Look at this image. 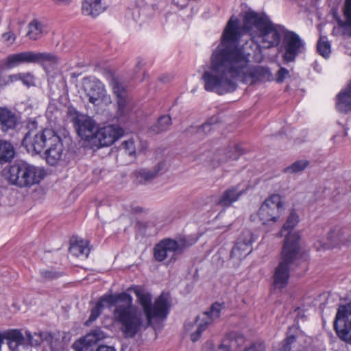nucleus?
<instances>
[{"instance_id":"nucleus-1","label":"nucleus","mask_w":351,"mask_h":351,"mask_svg":"<svg viewBox=\"0 0 351 351\" xmlns=\"http://www.w3.org/2000/svg\"><path fill=\"white\" fill-rule=\"evenodd\" d=\"M239 36V19L232 16L224 29L220 44L211 56L209 70L202 75L206 91L219 95L233 92L237 88L238 79L250 84L274 80L269 67L250 66L252 53L247 49L250 45L237 47Z\"/></svg>"},{"instance_id":"nucleus-2","label":"nucleus","mask_w":351,"mask_h":351,"mask_svg":"<svg viewBox=\"0 0 351 351\" xmlns=\"http://www.w3.org/2000/svg\"><path fill=\"white\" fill-rule=\"evenodd\" d=\"M240 36L245 32L250 36V41H247L250 46L248 51H254L258 56L257 60L261 59V49H270L280 44L281 38L285 32L284 26L274 23L267 16H262L254 12L246 13L243 19L241 29L239 26Z\"/></svg>"},{"instance_id":"nucleus-3","label":"nucleus","mask_w":351,"mask_h":351,"mask_svg":"<svg viewBox=\"0 0 351 351\" xmlns=\"http://www.w3.org/2000/svg\"><path fill=\"white\" fill-rule=\"evenodd\" d=\"M115 308L114 317L121 324V330L128 337H133L145 322L149 325L154 321L163 320L167 316L168 308Z\"/></svg>"},{"instance_id":"nucleus-4","label":"nucleus","mask_w":351,"mask_h":351,"mask_svg":"<svg viewBox=\"0 0 351 351\" xmlns=\"http://www.w3.org/2000/svg\"><path fill=\"white\" fill-rule=\"evenodd\" d=\"M302 258L301 251H297L295 246H290L287 241L283 244L280 261L275 269L273 276V287L274 289L282 290L288 284L291 267L293 265H298Z\"/></svg>"},{"instance_id":"nucleus-5","label":"nucleus","mask_w":351,"mask_h":351,"mask_svg":"<svg viewBox=\"0 0 351 351\" xmlns=\"http://www.w3.org/2000/svg\"><path fill=\"white\" fill-rule=\"evenodd\" d=\"M283 203L281 196L278 194H272L269 196L261 206L258 216L262 224L271 226L277 223L281 216V210Z\"/></svg>"},{"instance_id":"nucleus-6","label":"nucleus","mask_w":351,"mask_h":351,"mask_svg":"<svg viewBox=\"0 0 351 351\" xmlns=\"http://www.w3.org/2000/svg\"><path fill=\"white\" fill-rule=\"evenodd\" d=\"M54 131L51 129L38 130L36 128L30 129L23 137L22 145L29 153L32 154H40L47 147Z\"/></svg>"},{"instance_id":"nucleus-7","label":"nucleus","mask_w":351,"mask_h":351,"mask_svg":"<svg viewBox=\"0 0 351 351\" xmlns=\"http://www.w3.org/2000/svg\"><path fill=\"white\" fill-rule=\"evenodd\" d=\"M84 90L90 103L98 106L101 103L108 105L111 103L110 96L107 93L104 83L95 77H86L84 81Z\"/></svg>"},{"instance_id":"nucleus-8","label":"nucleus","mask_w":351,"mask_h":351,"mask_svg":"<svg viewBox=\"0 0 351 351\" xmlns=\"http://www.w3.org/2000/svg\"><path fill=\"white\" fill-rule=\"evenodd\" d=\"M299 221V215L295 210H292L278 234L279 237H285L283 244L288 241L289 247L295 245L297 251H301V235L299 231L293 230V229L298 224Z\"/></svg>"},{"instance_id":"nucleus-9","label":"nucleus","mask_w":351,"mask_h":351,"mask_svg":"<svg viewBox=\"0 0 351 351\" xmlns=\"http://www.w3.org/2000/svg\"><path fill=\"white\" fill-rule=\"evenodd\" d=\"M282 36V47L285 50L283 59L287 62H293L296 56L304 50L305 43L298 34L286 29Z\"/></svg>"},{"instance_id":"nucleus-10","label":"nucleus","mask_w":351,"mask_h":351,"mask_svg":"<svg viewBox=\"0 0 351 351\" xmlns=\"http://www.w3.org/2000/svg\"><path fill=\"white\" fill-rule=\"evenodd\" d=\"M153 251L154 259L166 265L175 263L179 255L176 240L169 238L160 241L154 246Z\"/></svg>"},{"instance_id":"nucleus-11","label":"nucleus","mask_w":351,"mask_h":351,"mask_svg":"<svg viewBox=\"0 0 351 351\" xmlns=\"http://www.w3.org/2000/svg\"><path fill=\"white\" fill-rule=\"evenodd\" d=\"M124 131L117 125H107L97 128L93 143L98 147H108L118 141Z\"/></svg>"},{"instance_id":"nucleus-12","label":"nucleus","mask_w":351,"mask_h":351,"mask_svg":"<svg viewBox=\"0 0 351 351\" xmlns=\"http://www.w3.org/2000/svg\"><path fill=\"white\" fill-rule=\"evenodd\" d=\"M77 135L84 141L93 143L97 130L96 121L90 117L80 114L73 120Z\"/></svg>"},{"instance_id":"nucleus-13","label":"nucleus","mask_w":351,"mask_h":351,"mask_svg":"<svg viewBox=\"0 0 351 351\" xmlns=\"http://www.w3.org/2000/svg\"><path fill=\"white\" fill-rule=\"evenodd\" d=\"M334 328L340 339L351 344V308H338Z\"/></svg>"},{"instance_id":"nucleus-14","label":"nucleus","mask_w":351,"mask_h":351,"mask_svg":"<svg viewBox=\"0 0 351 351\" xmlns=\"http://www.w3.org/2000/svg\"><path fill=\"white\" fill-rule=\"evenodd\" d=\"M346 242L344 230L335 227L331 230L327 234L326 238L317 240L314 243V247L317 250H326L341 245H344Z\"/></svg>"},{"instance_id":"nucleus-15","label":"nucleus","mask_w":351,"mask_h":351,"mask_svg":"<svg viewBox=\"0 0 351 351\" xmlns=\"http://www.w3.org/2000/svg\"><path fill=\"white\" fill-rule=\"evenodd\" d=\"M132 296L122 292L117 294H105L97 302L95 307H133Z\"/></svg>"},{"instance_id":"nucleus-16","label":"nucleus","mask_w":351,"mask_h":351,"mask_svg":"<svg viewBox=\"0 0 351 351\" xmlns=\"http://www.w3.org/2000/svg\"><path fill=\"white\" fill-rule=\"evenodd\" d=\"M46 148L45 154L47 162L52 166L57 165L62 159L64 148L61 138L55 132Z\"/></svg>"},{"instance_id":"nucleus-17","label":"nucleus","mask_w":351,"mask_h":351,"mask_svg":"<svg viewBox=\"0 0 351 351\" xmlns=\"http://www.w3.org/2000/svg\"><path fill=\"white\" fill-rule=\"evenodd\" d=\"M254 241L252 232L250 230H245L239 237L238 240L232 250L231 256L241 259L245 257L252 251V245Z\"/></svg>"},{"instance_id":"nucleus-18","label":"nucleus","mask_w":351,"mask_h":351,"mask_svg":"<svg viewBox=\"0 0 351 351\" xmlns=\"http://www.w3.org/2000/svg\"><path fill=\"white\" fill-rule=\"evenodd\" d=\"M220 308H208L202 312V314L197 315L195 318L197 328L195 332L191 335L192 341H198L207 326L214 319L218 318L220 315Z\"/></svg>"},{"instance_id":"nucleus-19","label":"nucleus","mask_w":351,"mask_h":351,"mask_svg":"<svg viewBox=\"0 0 351 351\" xmlns=\"http://www.w3.org/2000/svg\"><path fill=\"white\" fill-rule=\"evenodd\" d=\"M243 154V151L239 145L229 147L214 154L211 165L213 168H217L226 162L237 160Z\"/></svg>"},{"instance_id":"nucleus-20","label":"nucleus","mask_w":351,"mask_h":351,"mask_svg":"<svg viewBox=\"0 0 351 351\" xmlns=\"http://www.w3.org/2000/svg\"><path fill=\"white\" fill-rule=\"evenodd\" d=\"M245 341L244 336L236 331L227 333L217 349L209 348L206 351H234Z\"/></svg>"},{"instance_id":"nucleus-21","label":"nucleus","mask_w":351,"mask_h":351,"mask_svg":"<svg viewBox=\"0 0 351 351\" xmlns=\"http://www.w3.org/2000/svg\"><path fill=\"white\" fill-rule=\"evenodd\" d=\"M109 84L112 88L113 93L117 98L118 112L120 115H123L125 113V107L128 101L126 88L123 83L114 75L110 76Z\"/></svg>"},{"instance_id":"nucleus-22","label":"nucleus","mask_w":351,"mask_h":351,"mask_svg":"<svg viewBox=\"0 0 351 351\" xmlns=\"http://www.w3.org/2000/svg\"><path fill=\"white\" fill-rule=\"evenodd\" d=\"M245 193L240 184L226 189L219 197L217 204L222 207H230L234 202L238 201Z\"/></svg>"},{"instance_id":"nucleus-23","label":"nucleus","mask_w":351,"mask_h":351,"mask_svg":"<svg viewBox=\"0 0 351 351\" xmlns=\"http://www.w3.org/2000/svg\"><path fill=\"white\" fill-rule=\"evenodd\" d=\"M25 166L23 162L10 166L6 173V179L13 185L23 188L26 187L25 177Z\"/></svg>"},{"instance_id":"nucleus-24","label":"nucleus","mask_w":351,"mask_h":351,"mask_svg":"<svg viewBox=\"0 0 351 351\" xmlns=\"http://www.w3.org/2000/svg\"><path fill=\"white\" fill-rule=\"evenodd\" d=\"M34 63L40 64L47 73H50L59 64L60 59L52 53L34 52Z\"/></svg>"},{"instance_id":"nucleus-25","label":"nucleus","mask_w":351,"mask_h":351,"mask_svg":"<svg viewBox=\"0 0 351 351\" xmlns=\"http://www.w3.org/2000/svg\"><path fill=\"white\" fill-rule=\"evenodd\" d=\"M25 166L24 175L26 182V187H31L34 184H39L45 178V170L39 167L34 166L23 162Z\"/></svg>"},{"instance_id":"nucleus-26","label":"nucleus","mask_w":351,"mask_h":351,"mask_svg":"<svg viewBox=\"0 0 351 351\" xmlns=\"http://www.w3.org/2000/svg\"><path fill=\"white\" fill-rule=\"evenodd\" d=\"M107 8L104 0H83L82 12L84 16L95 18L105 12Z\"/></svg>"},{"instance_id":"nucleus-27","label":"nucleus","mask_w":351,"mask_h":351,"mask_svg":"<svg viewBox=\"0 0 351 351\" xmlns=\"http://www.w3.org/2000/svg\"><path fill=\"white\" fill-rule=\"evenodd\" d=\"M34 51H23L9 55L5 60L4 65L8 69L16 67L22 64L34 63Z\"/></svg>"},{"instance_id":"nucleus-28","label":"nucleus","mask_w":351,"mask_h":351,"mask_svg":"<svg viewBox=\"0 0 351 351\" xmlns=\"http://www.w3.org/2000/svg\"><path fill=\"white\" fill-rule=\"evenodd\" d=\"M336 106L341 112L351 111V81L337 95Z\"/></svg>"},{"instance_id":"nucleus-29","label":"nucleus","mask_w":351,"mask_h":351,"mask_svg":"<svg viewBox=\"0 0 351 351\" xmlns=\"http://www.w3.org/2000/svg\"><path fill=\"white\" fill-rule=\"evenodd\" d=\"M18 122L14 112L7 108L0 107V125L3 131L14 129Z\"/></svg>"},{"instance_id":"nucleus-30","label":"nucleus","mask_w":351,"mask_h":351,"mask_svg":"<svg viewBox=\"0 0 351 351\" xmlns=\"http://www.w3.org/2000/svg\"><path fill=\"white\" fill-rule=\"evenodd\" d=\"M25 335L27 339L24 338V345L25 346V348H23V346H21L19 348L21 351H23L25 350H28L29 348V346H38L43 341H46L47 342H51L52 340V335L47 332H40V333H34V335H32L30 332L26 331ZM23 337H25L23 336Z\"/></svg>"},{"instance_id":"nucleus-31","label":"nucleus","mask_w":351,"mask_h":351,"mask_svg":"<svg viewBox=\"0 0 351 351\" xmlns=\"http://www.w3.org/2000/svg\"><path fill=\"white\" fill-rule=\"evenodd\" d=\"M48 32L47 27L43 22L34 19L27 25V36L29 39L36 40Z\"/></svg>"},{"instance_id":"nucleus-32","label":"nucleus","mask_w":351,"mask_h":351,"mask_svg":"<svg viewBox=\"0 0 351 351\" xmlns=\"http://www.w3.org/2000/svg\"><path fill=\"white\" fill-rule=\"evenodd\" d=\"M163 163H158L153 170L140 169L134 173L135 180L138 184H145L152 180L163 168Z\"/></svg>"},{"instance_id":"nucleus-33","label":"nucleus","mask_w":351,"mask_h":351,"mask_svg":"<svg viewBox=\"0 0 351 351\" xmlns=\"http://www.w3.org/2000/svg\"><path fill=\"white\" fill-rule=\"evenodd\" d=\"M343 14L344 20H341L337 12L334 14V17L337 20L338 25L347 31L351 36V0H345Z\"/></svg>"},{"instance_id":"nucleus-34","label":"nucleus","mask_w":351,"mask_h":351,"mask_svg":"<svg viewBox=\"0 0 351 351\" xmlns=\"http://www.w3.org/2000/svg\"><path fill=\"white\" fill-rule=\"evenodd\" d=\"M128 291H132L134 292L141 307H152V295L144 287L138 285L132 286Z\"/></svg>"},{"instance_id":"nucleus-35","label":"nucleus","mask_w":351,"mask_h":351,"mask_svg":"<svg viewBox=\"0 0 351 351\" xmlns=\"http://www.w3.org/2000/svg\"><path fill=\"white\" fill-rule=\"evenodd\" d=\"M330 295L328 293H322L316 295H306L304 298V306L308 307H323L330 304Z\"/></svg>"},{"instance_id":"nucleus-36","label":"nucleus","mask_w":351,"mask_h":351,"mask_svg":"<svg viewBox=\"0 0 351 351\" xmlns=\"http://www.w3.org/2000/svg\"><path fill=\"white\" fill-rule=\"evenodd\" d=\"M69 252L76 257L87 258L90 253L88 242L84 240L71 241Z\"/></svg>"},{"instance_id":"nucleus-37","label":"nucleus","mask_w":351,"mask_h":351,"mask_svg":"<svg viewBox=\"0 0 351 351\" xmlns=\"http://www.w3.org/2000/svg\"><path fill=\"white\" fill-rule=\"evenodd\" d=\"M14 157L12 145L3 140H0V163L10 162Z\"/></svg>"},{"instance_id":"nucleus-38","label":"nucleus","mask_w":351,"mask_h":351,"mask_svg":"<svg viewBox=\"0 0 351 351\" xmlns=\"http://www.w3.org/2000/svg\"><path fill=\"white\" fill-rule=\"evenodd\" d=\"M214 122L208 121L202 124L201 126L191 127L188 130L187 132L192 134H196L199 138H202L211 132L213 129L212 126Z\"/></svg>"},{"instance_id":"nucleus-39","label":"nucleus","mask_w":351,"mask_h":351,"mask_svg":"<svg viewBox=\"0 0 351 351\" xmlns=\"http://www.w3.org/2000/svg\"><path fill=\"white\" fill-rule=\"evenodd\" d=\"M171 124V119L168 115L161 116L157 122V124L152 128V130L156 133H160L167 130Z\"/></svg>"},{"instance_id":"nucleus-40","label":"nucleus","mask_w":351,"mask_h":351,"mask_svg":"<svg viewBox=\"0 0 351 351\" xmlns=\"http://www.w3.org/2000/svg\"><path fill=\"white\" fill-rule=\"evenodd\" d=\"M317 49L318 53L324 58L329 57L331 52L330 44L326 36H320L317 44Z\"/></svg>"},{"instance_id":"nucleus-41","label":"nucleus","mask_w":351,"mask_h":351,"mask_svg":"<svg viewBox=\"0 0 351 351\" xmlns=\"http://www.w3.org/2000/svg\"><path fill=\"white\" fill-rule=\"evenodd\" d=\"M197 241V239L193 237H183L178 240H176L178 245V252L179 254H182L187 247L193 245Z\"/></svg>"},{"instance_id":"nucleus-42","label":"nucleus","mask_w":351,"mask_h":351,"mask_svg":"<svg viewBox=\"0 0 351 351\" xmlns=\"http://www.w3.org/2000/svg\"><path fill=\"white\" fill-rule=\"evenodd\" d=\"M104 337V332L99 329H95L91 332L87 334L84 337V341L90 347L95 344L98 341Z\"/></svg>"},{"instance_id":"nucleus-43","label":"nucleus","mask_w":351,"mask_h":351,"mask_svg":"<svg viewBox=\"0 0 351 351\" xmlns=\"http://www.w3.org/2000/svg\"><path fill=\"white\" fill-rule=\"evenodd\" d=\"M308 165V162L306 160H298L293 162L291 166L287 167L285 172L298 173L303 171Z\"/></svg>"},{"instance_id":"nucleus-44","label":"nucleus","mask_w":351,"mask_h":351,"mask_svg":"<svg viewBox=\"0 0 351 351\" xmlns=\"http://www.w3.org/2000/svg\"><path fill=\"white\" fill-rule=\"evenodd\" d=\"M171 296L168 292H162L160 296L156 300L153 307H170Z\"/></svg>"},{"instance_id":"nucleus-45","label":"nucleus","mask_w":351,"mask_h":351,"mask_svg":"<svg viewBox=\"0 0 351 351\" xmlns=\"http://www.w3.org/2000/svg\"><path fill=\"white\" fill-rule=\"evenodd\" d=\"M121 148L130 156H134L137 152V147L135 141L130 138L121 143Z\"/></svg>"},{"instance_id":"nucleus-46","label":"nucleus","mask_w":351,"mask_h":351,"mask_svg":"<svg viewBox=\"0 0 351 351\" xmlns=\"http://www.w3.org/2000/svg\"><path fill=\"white\" fill-rule=\"evenodd\" d=\"M242 351H270L265 343L261 341H257L246 346Z\"/></svg>"},{"instance_id":"nucleus-47","label":"nucleus","mask_w":351,"mask_h":351,"mask_svg":"<svg viewBox=\"0 0 351 351\" xmlns=\"http://www.w3.org/2000/svg\"><path fill=\"white\" fill-rule=\"evenodd\" d=\"M295 337L294 335H289L283 340L280 345V350L282 351H291L292 348V344L295 342Z\"/></svg>"},{"instance_id":"nucleus-48","label":"nucleus","mask_w":351,"mask_h":351,"mask_svg":"<svg viewBox=\"0 0 351 351\" xmlns=\"http://www.w3.org/2000/svg\"><path fill=\"white\" fill-rule=\"evenodd\" d=\"M73 348L75 351H91L90 346L84 341V338L74 342Z\"/></svg>"},{"instance_id":"nucleus-49","label":"nucleus","mask_w":351,"mask_h":351,"mask_svg":"<svg viewBox=\"0 0 351 351\" xmlns=\"http://www.w3.org/2000/svg\"><path fill=\"white\" fill-rule=\"evenodd\" d=\"M21 81L28 87L35 85L34 76L29 73H21Z\"/></svg>"},{"instance_id":"nucleus-50","label":"nucleus","mask_w":351,"mask_h":351,"mask_svg":"<svg viewBox=\"0 0 351 351\" xmlns=\"http://www.w3.org/2000/svg\"><path fill=\"white\" fill-rule=\"evenodd\" d=\"M289 75V71L284 67H280V69L276 73V81L278 83H282Z\"/></svg>"},{"instance_id":"nucleus-51","label":"nucleus","mask_w":351,"mask_h":351,"mask_svg":"<svg viewBox=\"0 0 351 351\" xmlns=\"http://www.w3.org/2000/svg\"><path fill=\"white\" fill-rule=\"evenodd\" d=\"M2 38L7 46H10L15 42L16 36L12 32H8L2 34Z\"/></svg>"},{"instance_id":"nucleus-52","label":"nucleus","mask_w":351,"mask_h":351,"mask_svg":"<svg viewBox=\"0 0 351 351\" xmlns=\"http://www.w3.org/2000/svg\"><path fill=\"white\" fill-rule=\"evenodd\" d=\"M101 315L100 308H93L88 319L85 322V324L89 326L92 322L95 321L97 318Z\"/></svg>"},{"instance_id":"nucleus-53","label":"nucleus","mask_w":351,"mask_h":351,"mask_svg":"<svg viewBox=\"0 0 351 351\" xmlns=\"http://www.w3.org/2000/svg\"><path fill=\"white\" fill-rule=\"evenodd\" d=\"M40 274L44 278L49 280L57 278L59 276L58 273L51 270H42Z\"/></svg>"},{"instance_id":"nucleus-54","label":"nucleus","mask_w":351,"mask_h":351,"mask_svg":"<svg viewBox=\"0 0 351 351\" xmlns=\"http://www.w3.org/2000/svg\"><path fill=\"white\" fill-rule=\"evenodd\" d=\"M148 144L147 141H138L137 147V152L138 153L145 152L147 148Z\"/></svg>"},{"instance_id":"nucleus-55","label":"nucleus","mask_w":351,"mask_h":351,"mask_svg":"<svg viewBox=\"0 0 351 351\" xmlns=\"http://www.w3.org/2000/svg\"><path fill=\"white\" fill-rule=\"evenodd\" d=\"M96 351H116V350L112 346H99Z\"/></svg>"},{"instance_id":"nucleus-56","label":"nucleus","mask_w":351,"mask_h":351,"mask_svg":"<svg viewBox=\"0 0 351 351\" xmlns=\"http://www.w3.org/2000/svg\"><path fill=\"white\" fill-rule=\"evenodd\" d=\"M21 73H17V74L11 75H10L9 77H10V82H14L16 81H21Z\"/></svg>"},{"instance_id":"nucleus-57","label":"nucleus","mask_w":351,"mask_h":351,"mask_svg":"<svg viewBox=\"0 0 351 351\" xmlns=\"http://www.w3.org/2000/svg\"><path fill=\"white\" fill-rule=\"evenodd\" d=\"M56 3L60 5H68L71 3L73 0H53Z\"/></svg>"},{"instance_id":"nucleus-58","label":"nucleus","mask_w":351,"mask_h":351,"mask_svg":"<svg viewBox=\"0 0 351 351\" xmlns=\"http://www.w3.org/2000/svg\"><path fill=\"white\" fill-rule=\"evenodd\" d=\"M337 307H341V308H343V307H351V302L350 301L348 303H343V302H341L339 304H338V306Z\"/></svg>"},{"instance_id":"nucleus-59","label":"nucleus","mask_w":351,"mask_h":351,"mask_svg":"<svg viewBox=\"0 0 351 351\" xmlns=\"http://www.w3.org/2000/svg\"><path fill=\"white\" fill-rule=\"evenodd\" d=\"M143 62L141 61H138L137 64H136V66L138 67L139 69L143 66Z\"/></svg>"},{"instance_id":"nucleus-60","label":"nucleus","mask_w":351,"mask_h":351,"mask_svg":"<svg viewBox=\"0 0 351 351\" xmlns=\"http://www.w3.org/2000/svg\"><path fill=\"white\" fill-rule=\"evenodd\" d=\"M210 307H213V308H215V307H220V305H219V304H218V303H214V304H213L211 305V306H210Z\"/></svg>"},{"instance_id":"nucleus-61","label":"nucleus","mask_w":351,"mask_h":351,"mask_svg":"<svg viewBox=\"0 0 351 351\" xmlns=\"http://www.w3.org/2000/svg\"><path fill=\"white\" fill-rule=\"evenodd\" d=\"M185 328L186 330H189L190 329V325L189 323H186L185 324Z\"/></svg>"},{"instance_id":"nucleus-62","label":"nucleus","mask_w":351,"mask_h":351,"mask_svg":"<svg viewBox=\"0 0 351 351\" xmlns=\"http://www.w3.org/2000/svg\"><path fill=\"white\" fill-rule=\"evenodd\" d=\"M212 119H215L214 121H215L217 120V118L213 117Z\"/></svg>"}]
</instances>
